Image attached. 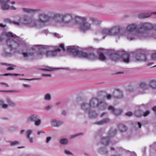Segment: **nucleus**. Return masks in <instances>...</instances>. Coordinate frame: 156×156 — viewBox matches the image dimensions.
<instances>
[{
  "label": "nucleus",
  "instance_id": "obj_1",
  "mask_svg": "<svg viewBox=\"0 0 156 156\" xmlns=\"http://www.w3.org/2000/svg\"><path fill=\"white\" fill-rule=\"evenodd\" d=\"M50 19V17L44 12H42L39 14L37 21H33L31 18L25 17L23 19H21L19 22L13 21V23L17 26L23 24L29 27H37L38 23L40 26H44L49 21Z\"/></svg>",
  "mask_w": 156,
  "mask_h": 156
},
{
  "label": "nucleus",
  "instance_id": "obj_2",
  "mask_svg": "<svg viewBox=\"0 0 156 156\" xmlns=\"http://www.w3.org/2000/svg\"><path fill=\"white\" fill-rule=\"evenodd\" d=\"M58 13L54 16L53 25L57 27H75V17L73 20V15L71 13H65L62 15Z\"/></svg>",
  "mask_w": 156,
  "mask_h": 156
},
{
  "label": "nucleus",
  "instance_id": "obj_3",
  "mask_svg": "<svg viewBox=\"0 0 156 156\" xmlns=\"http://www.w3.org/2000/svg\"><path fill=\"white\" fill-rule=\"evenodd\" d=\"M137 27V25L135 23L128 25L126 27L127 32L123 33V35L130 41L137 39H145V37L147 36V34L144 32V30L142 28H136Z\"/></svg>",
  "mask_w": 156,
  "mask_h": 156
},
{
  "label": "nucleus",
  "instance_id": "obj_4",
  "mask_svg": "<svg viewBox=\"0 0 156 156\" xmlns=\"http://www.w3.org/2000/svg\"><path fill=\"white\" fill-rule=\"evenodd\" d=\"M52 48H50L46 49L44 48L43 46L36 45L32 48L33 49L39 50L38 55L39 56L43 57L45 56L46 57H50L57 56L60 52V50L58 48L53 50Z\"/></svg>",
  "mask_w": 156,
  "mask_h": 156
},
{
  "label": "nucleus",
  "instance_id": "obj_5",
  "mask_svg": "<svg viewBox=\"0 0 156 156\" xmlns=\"http://www.w3.org/2000/svg\"><path fill=\"white\" fill-rule=\"evenodd\" d=\"M87 18L86 16H75L76 26L78 28L80 31L83 32L90 30L92 29L91 24L90 21L87 20Z\"/></svg>",
  "mask_w": 156,
  "mask_h": 156
},
{
  "label": "nucleus",
  "instance_id": "obj_6",
  "mask_svg": "<svg viewBox=\"0 0 156 156\" xmlns=\"http://www.w3.org/2000/svg\"><path fill=\"white\" fill-rule=\"evenodd\" d=\"M68 52L72 53L76 57L80 58H85L91 60L95 59L96 57L93 54L88 55L87 53L79 51V48L78 46H68L67 47Z\"/></svg>",
  "mask_w": 156,
  "mask_h": 156
},
{
  "label": "nucleus",
  "instance_id": "obj_7",
  "mask_svg": "<svg viewBox=\"0 0 156 156\" xmlns=\"http://www.w3.org/2000/svg\"><path fill=\"white\" fill-rule=\"evenodd\" d=\"M101 34L104 39L107 35L112 36L122 35V33L121 32L120 29L119 27H115L111 28H104L101 30Z\"/></svg>",
  "mask_w": 156,
  "mask_h": 156
},
{
  "label": "nucleus",
  "instance_id": "obj_8",
  "mask_svg": "<svg viewBox=\"0 0 156 156\" xmlns=\"http://www.w3.org/2000/svg\"><path fill=\"white\" fill-rule=\"evenodd\" d=\"M5 36L6 37H14L15 40L17 39L18 38L16 35L13 34L11 32H5L2 35V37ZM7 44L10 50H12L13 48V46L15 48H17L19 46V44L16 42L15 40H13L11 39H8L7 41Z\"/></svg>",
  "mask_w": 156,
  "mask_h": 156
},
{
  "label": "nucleus",
  "instance_id": "obj_9",
  "mask_svg": "<svg viewBox=\"0 0 156 156\" xmlns=\"http://www.w3.org/2000/svg\"><path fill=\"white\" fill-rule=\"evenodd\" d=\"M141 27L139 28H142L144 30L145 33H147L148 35H151L153 34V32H149L148 31L152 29H153L154 24L153 25L150 23L146 22L142 23L140 25Z\"/></svg>",
  "mask_w": 156,
  "mask_h": 156
},
{
  "label": "nucleus",
  "instance_id": "obj_10",
  "mask_svg": "<svg viewBox=\"0 0 156 156\" xmlns=\"http://www.w3.org/2000/svg\"><path fill=\"white\" fill-rule=\"evenodd\" d=\"M6 101L8 104L5 103V101L2 100H0V105L3 108H7L9 105L11 107H14L16 105V103L10 97H7L6 99Z\"/></svg>",
  "mask_w": 156,
  "mask_h": 156
},
{
  "label": "nucleus",
  "instance_id": "obj_11",
  "mask_svg": "<svg viewBox=\"0 0 156 156\" xmlns=\"http://www.w3.org/2000/svg\"><path fill=\"white\" fill-rule=\"evenodd\" d=\"M10 2V0H0L1 9L4 10L9 9L10 5L8 3Z\"/></svg>",
  "mask_w": 156,
  "mask_h": 156
},
{
  "label": "nucleus",
  "instance_id": "obj_12",
  "mask_svg": "<svg viewBox=\"0 0 156 156\" xmlns=\"http://www.w3.org/2000/svg\"><path fill=\"white\" fill-rule=\"evenodd\" d=\"M22 11L25 12L34 14L40 11L39 9H33L29 8H24L22 9Z\"/></svg>",
  "mask_w": 156,
  "mask_h": 156
},
{
  "label": "nucleus",
  "instance_id": "obj_13",
  "mask_svg": "<svg viewBox=\"0 0 156 156\" xmlns=\"http://www.w3.org/2000/svg\"><path fill=\"white\" fill-rule=\"evenodd\" d=\"M89 21H91L93 24L96 25L100 24L102 22L101 20L93 17H90L89 19Z\"/></svg>",
  "mask_w": 156,
  "mask_h": 156
},
{
  "label": "nucleus",
  "instance_id": "obj_14",
  "mask_svg": "<svg viewBox=\"0 0 156 156\" xmlns=\"http://www.w3.org/2000/svg\"><path fill=\"white\" fill-rule=\"evenodd\" d=\"M98 58L99 59L102 61H105L106 58L103 54L105 52V50L102 48H101L98 50Z\"/></svg>",
  "mask_w": 156,
  "mask_h": 156
},
{
  "label": "nucleus",
  "instance_id": "obj_15",
  "mask_svg": "<svg viewBox=\"0 0 156 156\" xmlns=\"http://www.w3.org/2000/svg\"><path fill=\"white\" fill-rule=\"evenodd\" d=\"M108 109L111 111V112L114 114L116 115H118L122 112V111L119 109H115L112 106H110L108 107Z\"/></svg>",
  "mask_w": 156,
  "mask_h": 156
},
{
  "label": "nucleus",
  "instance_id": "obj_16",
  "mask_svg": "<svg viewBox=\"0 0 156 156\" xmlns=\"http://www.w3.org/2000/svg\"><path fill=\"white\" fill-rule=\"evenodd\" d=\"M153 29L154 31L153 32V34L151 35H148V34L147 33H145L147 34V36L145 37L146 38H152L154 39H156V23L154 24V27Z\"/></svg>",
  "mask_w": 156,
  "mask_h": 156
},
{
  "label": "nucleus",
  "instance_id": "obj_17",
  "mask_svg": "<svg viewBox=\"0 0 156 156\" xmlns=\"http://www.w3.org/2000/svg\"><path fill=\"white\" fill-rule=\"evenodd\" d=\"M38 118V115L36 114H32L30 115L27 119V121L28 122L30 121H35Z\"/></svg>",
  "mask_w": 156,
  "mask_h": 156
},
{
  "label": "nucleus",
  "instance_id": "obj_18",
  "mask_svg": "<svg viewBox=\"0 0 156 156\" xmlns=\"http://www.w3.org/2000/svg\"><path fill=\"white\" fill-rule=\"evenodd\" d=\"M122 58L124 62L126 63H128L129 61V55L128 53L124 51L122 55Z\"/></svg>",
  "mask_w": 156,
  "mask_h": 156
},
{
  "label": "nucleus",
  "instance_id": "obj_19",
  "mask_svg": "<svg viewBox=\"0 0 156 156\" xmlns=\"http://www.w3.org/2000/svg\"><path fill=\"white\" fill-rule=\"evenodd\" d=\"M152 13H142L138 15V17L140 18H145L151 16Z\"/></svg>",
  "mask_w": 156,
  "mask_h": 156
},
{
  "label": "nucleus",
  "instance_id": "obj_20",
  "mask_svg": "<svg viewBox=\"0 0 156 156\" xmlns=\"http://www.w3.org/2000/svg\"><path fill=\"white\" fill-rule=\"evenodd\" d=\"M32 133V131L31 130H28L26 132V134L27 138L29 139V140L30 142L33 143V138L32 137H30V135Z\"/></svg>",
  "mask_w": 156,
  "mask_h": 156
},
{
  "label": "nucleus",
  "instance_id": "obj_21",
  "mask_svg": "<svg viewBox=\"0 0 156 156\" xmlns=\"http://www.w3.org/2000/svg\"><path fill=\"white\" fill-rule=\"evenodd\" d=\"M149 86L152 89H156V81L153 80H151Z\"/></svg>",
  "mask_w": 156,
  "mask_h": 156
},
{
  "label": "nucleus",
  "instance_id": "obj_22",
  "mask_svg": "<svg viewBox=\"0 0 156 156\" xmlns=\"http://www.w3.org/2000/svg\"><path fill=\"white\" fill-rule=\"evenodd\" d=\"M140 58H138V57H136L135 59V61H145L146 60V57L144 55L140 54L139 55Z\"/></svg>",
  "mask_w": 156,
  "mask_h": 156
},
{
  "label": "nucleus",
  "instance_id": "obj_23",
  "mask_svg": "<svg viewBox=\"0 0 156 156\" xmlns=\"http://www.w3.org/2000/svg\"><path fill=\"white\" fill-rule=\"evenodd\" d=\"M51 122L52 126H58L62 123L59 121H58L55 119L52 120Z\"/></svg>",
  "mask_w": 156,
  "mask_h": 156
},
{
  "label": "nucleus",
  "instance_id": "obj_24",
  "mask_svg": "<svg viewBox=\"0 0 156 156\" xmlns=\"http://www.w3.org/2000/svg\"><path fill=\"white\" fill-rule=\"evenodd\" d=\"M81 107L83 109L86 111L90 108V105L89 104L84 103L82 105Z\"/></svg>",
  "mask_w": 156,
  "mask_h": 156
},
{
  "label": "nucleus",
  "instance_id": "obj_25",
  "mask_svg": "<svg viewBox=\"0 0 156 156\" xmlns=\"http://www.w3.org/2000/svg\"><path fill=\"white\" fill-rule=\"evenodd\" d=\"M59 143L61 144L65 145L68 143V140L67 138H62L60 140Z\"/></svg>",
  "mask_w": 156,
  "mask_h": 156
},
{
  "label": "nucleus",
  "instance_id": "obj_26",
  "mask_svg": "<svg viewBox=\"0 0 156 156\" xmlns=\"http://www.w3.org/2000/svg\"><path fill=\"white\" fill-rule=\"evenodd\" d=\"M51 99V94H46L44 96V99L46 101H50Z\"/></svg>",
  "mask_w": 156,
  "mask_h": 156
},
{
  "label": "nucleus",
  "instance_id": "obj_27",
  "mask_svg": "<svg viewBox=\"0 0 156 156\" xmlns=\"http://www.w3.org/2000/svg\"><path fill=\"white\" fill-rule=\"evenodd\" d=\"M89 115L91 118H94L96 116V114L95 112L90 110L88 112Z\"/></svg>",
  "mask_w": 156,
  "mask_h": 156
},
{
  "label": "nucleus",
  "instance_id": "obj_28",
  "mask_svg": "<svg viewBox=\"0 0 156 156\" xmlns=\"http://www.w3.org/2000/svg\"><path fill=\"white\" fill-rule=\"evenodd\" d=\"M20 75L19 74L16 73H5L4 75H1L0 76H17Z\"/></svg>",
  "mask_w": 156,
  "mask_h": 156
},
{
  "label": "nucleus",
  "instance_id": "obj_29",
  "mask_svg": "<svg viewBox=\"0 0 156 156\" xmlns=\"http://www.w3.org/2000/svg\"><path fill=\"white\" fill-rule=\"evenodd\" d=\"M108 121H109L108 119H104V120H102V121L98 122V124H100V125L104 123H107V122H108Z\"/></svg>",
  "mask_w": 156,
  "mask_h": 156
},
{
  "label": "nucleus",
  "instance_id": "obj_30",
  "mask_svg": "<svg viewBox=\"0 0 156 156\" xmlns=\"http://www.w3.org/2000/svg\"><path fill=\"white\" fill-rule=\"evenodd\" d=\"M33 54H31L30 53H23V55L24 57L27 58H29L30 56H32Z\"/></svg>",
  "mask_w": 156,
  "mask_h": 156
},
{
  "label": "nucleus",
  "instance_id": "obj_31",
  "mask_svg": "<svg viewBox=\"0 0 156 156\" xmlns=\"http://www.w3.org/2000/svg\"><path fill=\"white\" fill-rule=\"evenodd\" d=\"M41 121L39 118L35 121V124L36 126H39L40 125Z\"/></svg>",
  "mask_w": 156,
  "mask_h": 156
},
{
  "label": "nucleus",
  "instance_id": "obj_32",
  "mask_svg": "<svg viewBox=\"0 0 156 156\" xmlns=\"http://www.w3.org/2000/svg\"><path fill=\"white\" fill-rule=\"evenodd\" d=\"M140 88L142 90H144L146 89L147 87V86L146 84L144 83H142L140 86Z\"/></svg>",
  "mask_w": 156,
  "mask_h": 156
},
{
  "label": "nucleus",
  "instance_id": "obj_33",
  "mask_svg": "<svg viewBox=\"0 0 156 156\" xmlns=\"http://www.w3.org/2000/svg\"><path fill=\"white\" fill-rule=\"evenodd\" d=\"M102 142L104 144H107L108 143V139L107 138H104L102 139Z\"/></svg>",
  "mask_w": 156,
  "mask_h": 156
},
{
  "label": "nucleus",
  "instance_id": "obj_34",
  "mask_svg": "<svg viewBox=\"0 0 156 156\" xmlns=\"http://www.w3.org/2000/svg\"><path fill=\"white\" fill-rule=\"evenodd\" d=\"M55 69L54 68L47 67L46 68L43 69V70L45 71H54Z\"/></svg>",
  "mask_w": 156,
  "mask_h": 156
},
{
  "label": "nucleus",
  "instance_id": "obj_35",
  "mask_svg": "<svg viewBox=\"0 0 156 156\" xmlns=\"http://www.w3.org/2000/svg\"><path fill=\"white\" fill-rule=\"evenodd\" d=\"M22 86L23 88L26 89L30 88L31 87V86L30 85L25 84H22Z\"/></svg>",
  "mask_w": 156,
  "mask_h": 156
},
{
  "label": "nucleus",
  "instance_id": "obj_36",
  "mask_svg": "<svg viewBox=\"0 0 156 156\" xmlns=\"http://www.w3.org/2000/svg\"><path fill=\"white\" fill-rule=\"evenodd\" d=\"M10 144L12 146L16 145L19 144V142L17 141H14L10 142Z\"/></svg>",
  "mask_w": 156,
  "mask_h": 156
},
{
  "label": "nucleus",
  "instance_id": "obj_37",
  "mask_svg": "<svg viewBox=\"0 0 156 156\" xmlns=\"http://www.w3.org/2000/svg\"><path fill=\"white\" fill-rule=\"evenodd\" d=\"M142 114V112L140 111H138L136 112L135 113V115L137 117L141 116Z\"/></svg>",
  "mask_w": 156,
  "mask_h": 156
},
{
  "label": "nucleus",
  "instance_id": "obj_38",
  "mask_svg": "<svg viewBox=\"0 0 156 156\" xmlns=\"http://www.w3.org/2000/svg\"><path fill=\"white\" fill-rule=\"evenodd\" d=\"M53 35L55 37L57 38H60L62 37V35H59V34H57L56 33L53 34Z\"/></svg>",
  "mask_w": 156,
  "mask_h": 156
},
{
  "label": "nucleus",
  "instance_id": "obj_39",
  "mask_svg": "<svg viewBox=\"0 0 156 156\" xmlns=\"http://www.w3.org/2000/svg\"><path fill=\"white\" fill-rule=\"evenodd\" d=\"M119 128L121 129V131L122 132L126 130V127L124 125H121Z\"/></svg>",
  "mask_w": 156,
  "mask_h": 156
},
{
  "label": "nucleus",
  "instance_id": "obj_40",
  "mask_svg": "<svg viewBox=\"0 0 156 156\" xmlns=\"http://www.w3.org/2000/svg\"><path fill=\"white\" fill-rule=\"evenodd\" d=\"M65 154L67 155H72V153L71 152L67 150H65L64 151Z\"/></svg>",
  "mask_w": 156,
  "mask_h": 156
},
{
  "label": "nucleus",
  "instance_id": "obj_41",
  "mask_svg": "<svg viewBox=\"0 0 156 156\" xmlns=\"http://www.w3.org/2000/svg\"><path fill=\"white\" fill-rule=\"evenodd\" d=\"M59 47L62 49L63 51H65V48L64 47V44H61L59 45Z\"/></svg>",
  "mask_w": 156,
  "mask_h": 156
},
{
  "label": "nucleus",
  "instance_id": "obj_42",
  "mask_svg": "<svg viewBox=\"0 0 156 156\" xmlns=\"http://www.w3.org/2000/svg\"><path fill=\"white\" fill-rule=\"evenodd\" d=\"M42 75L44 77H51V75L50 74H43Z\"/></svg>",
  "mask_w": 156,
  "mask_h": 156
},
{
  "label": "nucleus",
  "instance_id": "obj_43",
  "mask_svg": "<svg viewBox=\"0 0 156 156\" xmlns=\"http://www.w3.org/2000/svg\"><path fill=\"white\" fill-rule=\"evenodd\" d=\"M150 114V112L149 111H147L144 113H143V115L145 117L147 116Z\"/></svg>",
  "mask_w": 156,
  "mask_h": 156
},
{
  "label": "nucleus",
  "instance_id": "obj_44",
  "mask_svg": "<svg viewBox=\"0 0 156 156\" xmlns=\"http://www.w3.org/2000/svg\"><path fill=\"white\" fill-rule=\"evenodd\" d=\"M9 9L12 10H16L17 9V8L14 6H10Z\"/></svg>",
  "mask_w": 156,
  "mask_h": 156
},
{
  "label": "nucleus",
  "instance_id": "obj_45",
  "mask_svg": "<svg viewBox=\"0 0 156 156\" xmlns=\"http://www.w3.org/2000/svg\"><path fill=\"white\" fill-rule=\"evenodd\" d=\"M132 113L131 112H127L126 114V116H131L132 115Z\"/></svg>",
  "mask_w": 156,
  "mask_h": 156
},
{
  "label": "nucleus",
  "instance_id": "obj_46",
  "mask_svg": "<svg viewBox=\"0 0 156 156\" xmlns=\"http://www.w3.org/2000/svg\"><path fill=\"white\" fill-rule=\"evenodd\" d=\"M14 66H10L8 67L7 68V70H13L14 69V68L13 67Z\"/></svg>",
  "mask_w": 156,
  "mask_h": 156
},
{
  "label": "nucleus",
  "instance_id": "obj_47",
  "mask_svg": "<svg viewBox=\"0 0 156 156\" xmlns=\"http://www.w3.org/2000/svg\"><path fill=\"white\" fill-rule=\"evenodd\" d=\"M152 57L153 59H156V53H155L152 55Z\"/></svg>",
  "mask_w": 156,
  "mask_h": 156
},
{
  "label": "nucleus",
  "instance_id": "obj_48",
  "mask_svg": "<svg viewBox=\"0 0 156 156\" xmlns=\"http://www.w3.org/2000/svg\"><path fill=\"white\" fill-rule=\"evenodd\" d=\"M116 93H119L120 94L118 96H117L116 97L117 98H119L120 97H121V96L122 95V93L121 92H120L119 91H117L116 92Z\"/></svg>",
  "mask_w": 156,
  "mask_h": 156
},
{
  "label": "nucleus",
  "instance_id": "obj_49",
  "mask_svg": "<svg viewBox=\"0 0 156 156\" xmlns=\"http://www.w3.org/2000/svg\"><path fill=\"white\" fill-rule=\"evenodd\" d=\"M7 92H12L13 93H16L18 92V91L16 90H10L7 91Z\"/></svg>",
  "mask_w": 156,
  "mask_h": 156
},
{
  "label": "nucleus",
  "instance_id": "obj_50",
  "mask_svg": "<svg viewBox=\"0 0 156 156\" xmlns=\"http://www.w3.org/2000/svg\"><path fill=\"white\" fill-rule=\"evenodd\" d=\"M52 107V106L51 105H50L49 106H48L46 107V109L47 110H49Z\"/></svg>",
  "mask_w": 156,
  "mask_h": 156
},
{
  "label": "nucleus",
  "instance_id": "obj_51",
  "mask_svg": "<svg viewBox=\"0 0 156 156\" xmlns=\"http://www.w3.org/2000/svg\"><path fill=\"white\" fill-rule=\"evenodd\" d=\"M51 138L50 137H48L46 140V142L48 143L51 140Z\"/></svg>",
  "mask_w": 156,
  "mask_h": 156
},
{
  "label": "nucleus",
  "instance_id": "obj_52",
  "mask_svg": "<svg viewBox=\"0 0 156 156\" xmlns=\"http://www.w3.org/2000/svg\"><path fill=\"white\" fill-rule=\"evenodd\" d=\"M1 84L2 85H5V86H6V87H9L8 85L7 84L5 83H1Z\"/></svg>",
  "mask_w": 156,
  "mask_h": 156
},
{
  "label": "nucleus",
  "instance_id": "obj_53",
  "mask_svg": "<svg viewBox=\"0 0 156 156\" xmlns=\"http://www.w3.org/2000/svg\"><path fill=\"white\" fill-rule=\"evenodd\" d=\"M2 64L3 65H7V66H12V65H11V64H6V63H2Z\"/></svg>",
  "mask_w": 156,
  "mask_h": 156
},
{
  "label": "nucleus",
  "instance_id": "obj_54",
  "mask_svg": "<svg viewBox=\"0 0 156 156\" xmlns=\"http://www.w3.org/2000/svg\"><path fill=\"white\" fill-rule=\"evenodd\" d=\"M112 96L111 95H110L109 94H108L107 95V98L108 99H111V98Z\"/></svg>",
  "mask_w": 156,
  "mask_h": 156
},
{
  "label": "nucleus",
  "instance_id": "obj_55",
  "mask_svg": "<svg viewBox=\"0 0 156 156\" xmlns=\"http://www.w3.org/2000/svg\"><path fill=\"white\" fill-rule=\"evenodd\" d=\"M6 26L5 25H4L2 23L0 24V27H4Z\"/></svg>",
  "mask_w": 156,
  "mask_h": 156
},
{
  "label": "nucleus",
  "instance_id": "obj_56",
  "mask_svg": "<svg viewBox=\"0 0 156 156\" xmlns=\"http://www.w3.org/2000/svg\"><path fill=\"white\" fill-rule=\"evenodd\" d=\"M152 110L154 112H155V113L156 114V106L152 108Z\"/></svg>",
  "mask_w": 156,
  "mask_h": 156
},
{
  "label": "nucleus",
  "instance_id": "obj_57",
  "mask_svg": "<svg viewBox=\"0 0 156 156\" xmlns=\"http://www.w3.org/2000/svg\"><path fill=\"white\" fill-rule=\"evenodd\" d=\"M11 4L13 5L16 3V2L14 1H12L9 2Z\"/></svg>",
  "mask_w": 156,
  "mask_h": 156
},
{
  "label": "nucleus",
  "instance_id": "obj_58",
  "mask_svg": "<svg viewBox=\"0 0 156 156\" xmlns=\"http://www.w3.org/2000/svg\"><path fill=\"white\" fill-rule=\"evenodd\" d=\"M137 124L139 126V128H141V124H140V123L139 122H138Z\"/></svg>",
  "mask_w": 156,
  "mask_h": 156
},
{
  "label": "nucleus",
  "instance_id": "obj_59",
  "mask_svg": "<svg viewBox=\"0 0 156 156\" xmlns=\"http://www.w3.org/2000/svg\"><path fill=\"white\" fill-rule=\"evenodd\" d=\"M105 149H104V148H102V149H100L99 150V151L101 153L102 151H105Z\"/></svg>",
  "mask_w": 156,
  "mask_h": 156
},
{
  "label": "nucleus",
  "instance_id": "obj_60",
  "mask_svg": "<svg viewBox=\"0 0 156 156\" xmlns=\"http://www.w3.org/2000/svg\"><path fill=\"white\" fill-rule=\"evenodd\" d=\"M25 131L24 130H22L20 131V133L21 134H23L24 133Z\"/></svg>",
  "mask_w": 156,
  "mask_h": 156
},
{
  "label": "nucleus",
  "instance_id": "obj_61",
  "mask_svg": "<svg viewBox=\"0 0 156 156\" xmlns=\"http://www.w3.org/2000/svg\"><path fill=\"white\" fill-rule=\"evenodd\" d=\"M4 55L5 56H9V54H4Z\"/></svg>",
  "mask_w": 156,
  "mask_h": 156
},
{
  "label": "nucleus",
  "instance_id": "obj_62",
  "mask_svg": "<svg viewBox=\"0 0 156 156\" xmlns=\"http://www.w3.org/2000/svg\"><path fill=\"white\" fill-rule=\"evenodd\" d=\"M41 132L40 131H38L37 132V134H39L41 133Z\"/></svg>",
  "mask_w": 156,
  "mask_h": 156
},
{
  "label": "nucleus",
  "instance_id": "obj_63",
  "mask_svg": "<svg viewBox=\"0 0 156 156\" xmlns=\"http://www.w3.org/2000/svg\"><path fill=\"white\" fill-rule=\"evenodd\" d=\"M151 64V63H148V66H150Z\"/></svg>",
  "mask_w": 156,
  "mask_h": 156
},
{
  "label": "nucleus",
  "instance_id": "obj_64",
  "mask_svg": "<svg viewBox=\"0 0 156 156\" xmlns=\"http://www.w3.org/2000/svg\"><path fill=\"white\" fill-rule=\"evenodd\" d=\"M153 13L156 14V12H153Z\"/></svg>",
  "mask_w": 156,
  "mask_h": 156
}]
</instances>
